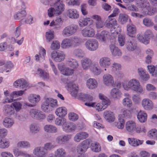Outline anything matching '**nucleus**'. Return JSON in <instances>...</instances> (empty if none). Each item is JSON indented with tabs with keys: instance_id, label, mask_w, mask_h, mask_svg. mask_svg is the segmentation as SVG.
Wrapping results in <instances>:
<instances>
[{
	"instance_id": "nucleus-40",
	"label": "nucleus",
	"mask_w": 157,
	"mask_h": 157,
	"mask_svg": "<svg viewBox=\"0 0 157 157\" xmlns=\"http://www.w3.org/2000/svg\"><path fill=\"white\" fill-rule=\"evenodd\" d=\"M82 65L84 69L88 68L92 63L90 59L87 58H84L81 61Z\"/></svg>"
},
{
	"instance_id": "nucleus-39",
	"label": "nucleus",
	"mask_w": 157,
	"mask_h": 157,
	"mask_svg": "<svg viewBox=\"0 0 157 157\" xmlns=\"http://www.w3.org/2000/svg\"><path fill=\"white\" fill-rule=\"evenodd\" d=\"M14 123V121L12 119L7 117L4 119L3 122V125L7 128L11 127Z\"/></svg>"
},
{
	"instance_id": "nucleus-19",
	"label": "nucleus",
	"mask_w": 157,
	"mask_h": 157,
	"mask_svg": "<svg viewBox=\"0 0 157 157\" xmlns=\"http://www.w3.org/2000/svg\"><path fill=\"white\" fill-rule=\"evenodd\" d=\"M88 134L84 132H80L77 133L74 137V141L77 142H79L81 140L87 138Z\"/></svg>"
},
{
	"instance_id": "nucleus-26",
	"label": "nucleus",
	"mask_w": 157,
	"mask_h": 157,
	"mask_svg": "<svg viewBox=\"0 0 157 157\" xmlns=\"http://www.w3.org/2000/svg\"><path fill=\"white\" fill-rule=\"evenodd\" d=\"M76 128L75 124L72 123H67L63 126L64 131L67 132H70L75 130Z\"/></svg>"
},
{
	"instance_id": "nucleus-37",
	"label": "nucleus",
	"mask_w": 157,
	"mask_h": 157,
	"mask_svg": "<svg viewBox=\"0 0 157 157\" xmlns=\"http://www.w3.org/2000/svg\"><path fill=\"white\" fill-rule=\"evenodd\" d=\"M137 116L138 119L141 123L145 122L147 120V115L144 111H140Z\"/></svg>"
},
{
	"instance_id": "nucleus-47",
	"label": "nucleus",
	"mask_w": 157,
	"mask_h": 157,
	"mask_svg": "<svg viewBox=\"0 0 157 157\" xmlns=\"http://www.w3.org/2000/svg\"><path fill=\"white\" fill-rule=\"evenodd\" d=\"M133 40H130L126 44V48L128 51H132L136 48V46L134 43Z\"/></svg>"
},
{
	"instance_id": "nucleus-57",
	"label": "nucleus",
	"mask_w": 157,
	"mask_h": 157,
	"mask_svg": "<svg viewBox=\"0 0 157 157\" xmlns=\"http://www.w3.org/2000/svg\"><path fill=\"white\" fill-rule=\"evenodd\" d=\"M45 37L47 42H50L54 37V32L52 31H49L46 32Z\"/></svg>"
},
{
	"instance_id": "nucleus-45",
	"label": "nucleus",
	"mask_w": 157,
	"mask_h": 157,
	"mask_svg": "<svg viewBox=\"0 0 157 157\" xmlns=\"http://www.w3.org/2000/svg\"><path fill=\"white\" fill-rule=\"evenodd\" d=\"M61 46L64 49L72 47L69 38H66L64 39L62 41Z\"/></svg>"
},
{
	"instance_id": "nucleus-21",
	"label": "nucleus",
	"mask_w": 157,
	"mask_h": 157,
	"mask_svg": "<svg viewBox=\"0 0 157 157\" xmlns=\"http://www.w3.org/2000/svg\"><path fill=\"white\" fill-rule=\"evenodd\" d=\"M13 106L15 108L17 111H18L22 109V106L26 105L29 107H33L32 104L28 105L27 103H25L23 102L15 101L12 103Z\"/></svg>"
},
{
	"instance_id": "nucleus-15",
	"label": "nucleus",
	"mask_w": 157,
	"mask_h": 157,
	"mask_svg": "<svg viewBox=\"0 0 157 157\" xmlns=\"http://www.w3.org/2000/svg\"><path fill=\"white\" fill-rule=\"evenodd\" d=\"M25 91L24 90H23L13 92L10 94V99L8 98H6V100L3 102V103L5 104L7 102L10 103L14 101L15 100L13 99L14 98H16L17 96H21L23 94Z\"/></svg>"
},
{
	"instance_id": "nucleus-22",
	"label": "nucleus",
	"mask_w": 157,
	"mask_h": 157,
	"mask_svg": "<svg viewBox=\"0 0 157 157\" xmlns=\"http://www.w3.org/2000/svg\"><path fill=\"white\" fill-rule=\"evenodd\" d=\"M3 112L6 116H10L14 114V110L11 105H6L3 107Z\"/></svg>"
},
{
	"instance_id": "nucleus-28",
	"label": "nucleus",
	"mask_w": 157,
	"mask_h": 157,
	"mask_svg": "<svg viewBox=\"0 0 157 157\" xmlns=\"http://www.w3.org/2000/svg\"><path fill=\"white\" fill-rule=\"evenodd\" d=\"M105 119L109 122L114 121V117L113 113L110 111H105L103 114Z\"/></svg>"
},
{
	"instance_id": "nucleus-50",
	"label": "nucleus",
	"mask_w": 157,
	"mask_h": 157,
	"mask_svg": "<svg viewBox=\"0 0 157 157\" xmlns=\"http://www.w3.org/2000/svg\"><path fill=\"white\" fill-rule=\"evenodd\" d=\"M124 119L121 118V115H119L118 117V121L117 123L116 126L117 127L121 129L124 128Z\"/></svg>"
},
{
	"instance_id": "nucleus-10",
	"label": "nucleus",
	"mask_w": 157,
	"mask_h": 157,
	"mask_svg": "<svg viewBox=\"0 0 157 157\" xmlns=\"http://www.w3.org/2000/svg\"><path fill=\"white\" fill-rule=\"evenodd\" d=\"M51 57L56 62H60L64 59L65 54L61 51H53L51 54Z\"/></svg>"
},
{
	"instance_id": "nucleus-64",
	"label": "nucleus",
	"mask_w": 157,
	"mask_h": 157,
	"mask_svg": "<svg viewBox=\"0 0 157 157\" xmlns=\"http://www.w3.org/2000/svg\"><path fill=\"white\" fill-rule=\"evenodd\" d=\"M125 41L124 35L122 34H120L118 35V41L119 45L121 46H123L124 45Z\"/></svg>"
},
{
	"instance_id": "nucleus-38",
	"label": "nucleus",
	"mask_w": 157,
	"mask_h": 157,
	"mask_svg": "<svg viewBox=\"0 0 157 157\" xmlns=\"http://www.w3.org/2000/svg\"><path fill=\"white\" fill-rule=\"evenodd\" d=\"M26 13L25 10H23L21 11H18L14 15V19L16 20H23L26 16Z\"/></svg>"
},
{
	"instance_id": "nucleus-60",
	"label": "nucleus",
	"mask_w": 157,
	"mask_h": 157,
	"mask_svg": "<svg viewBox=\"0 0 157 157\" xmlns=\"http://www.w3.org/2000/svg\"><path fill=\"white\" fill-rule=\"evenodd\" d=\"M122 103L124 106L128 108L130 107L132 105V101L128 98H125L123 99Z\"/></svg>"
},
{
	"instance_id": "nucleus-30",
	"label": "nucleus",
	"mask_w": 157,
	"mask_h": 157,
	"mask_svg": "<svg viewBox=\"0 0 157 157\" xmlns=\"http://www.w3.org/2000/svg\"><path fill=\"white\" fill-rule=\"evenodd\" d=\"M127 29L128 35L129 36L133 37V36H131V35L134 34L136 33V28L135 25L132 24H128L127 25Z\"/></svg>"
},
{
	"instance_id": "nucleus-31",
	"label": "nucleus",
	"mask_w": 157,
	"mask_h": 157,
	"mask_svg": "<svg viewBox=\"0 0 157 157\" xmlns=\"http://www.w3.org/2000/svg\"><path fill=\"white\" fill-rule=\"evenodd\" d=\"M44 131L47 132L56 133L57 132V128L52 125L46 124L44 127Z\"/></svg>"
},
{
	"instance_id": "nucleus-43",
	"label": "nucleus",
	"mask_w": 157,
	"mask_h": 157,
	"mask_svg": "<svg viewBox=\"0 0 157 157\" xmlns=\"http://www.w3.org/2000/svg\"><path fill=\"white\" fill-rule=\"evenodd\" d=\"M67 64L70 67L74 68H77L78 67V63L77 61L73 59H69L67 61Z\"/></svg>"
},
{
	"instance_id": "nucleus-49",
	"label": "nucleus",
	"mask_w": 157,
	"mask_h": 157,
	"mask_svg": "<svg viewBox=\"0 0 157 157\" xmlns=\"http://www.w3.org/2000/svg\"><path fill=\"white\" fill-rule=\"evenodd\" d=\"M66 120L64 118L59 117L56 118L55 121V124L58 126L63 125V126L66 123Z\"/></svg>"
},
{
	"instance_id": "nucleus-6",
	"label": "nucleus",
	"mask_w": 157,
	"mask_h": 157,
	"mask_svg": "<svg viewBox=\"0 0 157 157\" xmlns=\"http://www.w3.org/2000/svg\"><path fill=\"white\" fill-rule=\"evenodd\" d=\"M105 26L108 28L110 29L112 28L115 29V31L117 34L118 31L120 32L121 30V28L118 25L116 20L111 16H109L108 18L106 20L105 22Z\"/></svg>"
},
{
	"instance_id": "nucleus-2",
	"label": "nucleus",
	"mask_w": 157,
	"mask_h": 157,
	"mask_svg": "<svg viewBox=\"0 0 157 157\" xmlns=\"http://www.w3.org/2000/svg\"><path fill=\"white\" fill-rule=\"evenodd\" d=\"M52 6L48 10V15L50 17H52L54 14L59 15L64 10V5L60 0H57L52 2L51 4Z\"/></svg>"
},
{
	"instance_id": "nucleus-1",
	"label": "nucleus",
	"mask_w": 157,
	"mask_h": 157,
	"mask_svg": "<svg viewBox=\"0 0 157 157\" xmlns=\"http://www.w3.org/2000/svg\"><path fill=\"white\" fill-rule=\"evenodd\" d=\"M99 98L102 100V103H97L96 102H91L93 100L92 96L89 94H84L81 96L82 100L87 102L85 105L89 107H92L95 108L98 111H101L105 109L107 106L110 104L109 99L101 94H99Z\"/></svg>"
},
{
	"instance_id": "nucleus-11",
	"label": "nucleus",
	"mask_w": 157,
	"mask_h": 157,
	"mask_svg": "<svg viewBox=\"0 0 157 157\" xmlns=\"http://www.w3.org/2000/svg\"><path fill=\"white\" fill-rule=\"evenodd\" d=\"M81 33L84 37H92L94 36L95 31L93 28L88 26L83 29Z\"/></svg>"
},
{
	"instance_id": "nucleus-46",
	"label": "nucleus",
	"mask_w": 157,
	"mask_h": 157,
	"mask_svg": "<svg viewBox=\"0 0 157 157\" xmlns=\"http://www.w3.org/2000/svg\"><path fill=\"white\" fill-rule=\"evenodd\" d=\"M29 128L30 132L33 133H37L39 131L40 129L39 125L35 123L31 124Z\"/></svg>"
},
{
	"instance_id": "nucleus-17",
	"label": "nucleus",
	"mask_w": 157,
	"mask_h": 157,
	"mask_svg": "<svg viewBox=\"0 0 157 157\" xmlns=\"http://www.w3.org/2000/svg\"><path fill=\"white\" fill-rule=\"evenodd\" d=\"M63 21L60 18H57L55 20L52 21L50 24V26L53 27L56 30L60 29L62 24Z\"/></svg>"
},
{
	"instance_id": "nucleus-25",
	"label": "nucleus",
	"mask_w": 157,
	"mask_h": 157,
	"mask_svg": "<svg viewBox=\"0 0 157 157\" xmlns=\"http://www.w3.org/2000/svg\"><path fill=\"white\" fill-rule=\"evenodd\" d=\"M72 47L78 46L81 44V39L77 36H74L69 38Z\"/></svg>"
},
{
	"instance_id": "nucleus-20",
	"label": "nucleus",
	"mask_w": 157,
	"mask_h": 157,
	"mask_svg": "<svg viewBox=\"0 0 157 157\" xmlns=\"http://www.w3.org/2000/svg\"><path fill=\"white\" fill-rule=\"evenodd\" d=\"M137 6L142 9H145L147 11L149 9L150 5V3L147 0H138L137 3Z\"/></svg>"
},
{
	"instance_id": "nucleus-27",
	"label": "nucleus",
	"mask_w": 157,
	"mask_h": 157,
	"mask_svg": "<svg viewBox=\"0 0 157 157\" xmlns=\"http://www.w3.org/2000/svg\"><path fill=\"white\" fill-rule=\"evenodd\" d=\"M99 64L101 67H107L111 64L110 59L107 57H102L100 59Z\"/></svg>"
},
{
	"instance_id": "nucleus-48",
	"label": "nucleus",
	"mask_w": 157,
	"mask_h": 157,
	"mask_svg": "<svg viewBox=\"0 0 157 157\" xmlns=\"http://www.w3.org/2000/svg\"><path fill=\"white\" fill-rule=\"evenodd\" d=\"M128 16L124 13H120L119 17V21L122 24L125 23L128 20Z\"/></svg>"
},
{
	"instance_id": "nucleus-63",
	"label": "nucleus",
	"mask_w": 157,
	"mask_h": 157,
	"mask_svg": "<svg viewBox=\"0 0 157 157\" xmlns=\"http://www.w3.org/2000/svg\"><path fill=\"white\" fill-rule=\"evenodd\" d=\"M143 23L144 25L147 27H150L153 25L154 23L151 20L148 18H145L143 20Z\"/></svg>"
},
{
	"instance_id": "nucleus-23",
	"label": "nucleus",
	"mask_w": 157,
	"mask_h": 157,
	"mask_svg": "<svg viewBox=\"0 0 157 157\" xmlns=\"http://www.w3.org/2000/svg\"><path fill=\"white\" fill-rule=\"evenodd\" d=\"M67 16L70 18L76 19L78 18L79 15L77 10L75 9H70L67 12Z\"/></svg>"
},
{
	"instance_id": "nucleus-8",
	"label": "nucleus",
	"mask_w": 157,
	"mask_h": 157,
	"mask_svg": "<svg viewBox=\"0 0 157 157\" xmlns=\"http://www.w3.org/2000/svg\"><path fill=\"white\" fill-rule=\"evenodd\" d=\"M13 86L17 88H20L25 90L29 88V84L23 78L17 80L13 83Z\"/></svg>"
},
{
	"instance_id": "nucleus-29",
	"label": "nucleus",
	"mask_w": 157,
	"mask_h": 157,
	"mask_svg": "<svg viewBox=\"0 0 157 157\" xmlns=\"http://www.w3.org/2000/svg\"><path fill=\"white\" fill-rule=\"evenodd\" d=\"M109 48L113 56H120L121 55V52L120 50L114 44L110 45Z\"/></svg>"
},
{
	"instance_id": "nucleus-13",
	"label": "nucleus",
	"mask_w": 157,
	"mask_h": 157,
	"mask_svg": "<svg viewBox=\"0 0 157 157\" xmlns=\"http://www.w3.org/2000/svg\"><path fill=\"white\" fill-rule=\"evenodd\" d=\"M71 138L70 135H62L58 136L56 139V143L59 145L65 144Z\"/></svg>"
},
{
	"instance_id": "nucleus-41",
	"label": "nucleus",
	"mask_w": 157,
	"mask_h": 157,
	"mask_svg": "<svg viewBox=\"0 0 157 157\" xmlns=\"http://www.w3.org/2000/svg\"><path fill=\"white\" fill-rule=\"evenodd\" d=\"M40 100L39 95L35 94H31L29 97V100L32 103L35 104L38 102Z\"/></svg>"
},
{
	"instance_id": "nucleus-3",
	"label": "nucleus",
	"mask_w": 157,
	"mask_h": 157,
	"mask_svg": "<svg viewBox=\"0 0 157 157\" xmlns=\"http://www.w3.org/2000/svg\"><path fill=\"white\" fill-rule=\"evenodd\" d=\"M58 106L56 100L50 98H46L41 105L42 110L45 113H49Z\"/></svg>"
},
{
	"instance_id": "nucleus-62",
	"label": "nucleus",
	"mask_w": 157,
	"mask_h": 157,
	"mask_svg": "<svg viewBox=\"0 0 157 157\" xmlns=\"http://www.w3.org/2000/svg\"><path fill=\"white\" fill-rule=\"evenodd\" d=\"M137 37L140 41L145 44H147L149 42V40L148 39H147L145 37L144 38L143 36L142 35L140 34H138L137 35Z\"/></svg>"
},
{
	"instance_id": "nucleus-14",
	"label": "nucleus",
	"mask_w": 157,
	"mask_h": 157,
	"mask_svg": "<svg viewBox=\"0 0 157 157\" xmlns=\"http://www.w3.org/2000/svg\"><path fill=\"white\" fill-rule=\"evenodd\" d=\"M141 104L144 109L147 110H151L154 107L153 102L148 98H144L142 100Z\"/></svg>"
},
{
	"instance_id": "nucleus-44",
	"label": "nucleus",
	"mask_w": 157,
	"mask_h": 157,
	"mask_svg": "<svg viewBox=\"0 0 157 157\" xmlns=\"http://www.w3.org/2000/svg\"><path fill=\"white\" fill-rule=\"evenodd\" d=\"M91 21L90 18H81L79 19L78 21L79 25L80 27H83L87 26L89 22Z\"/></svg>"
},
{
	"instance_id": "nucleus-18",
	"label": "nucleus",
	"mask_w": 157,
	"mask_h": 157,
	"mask_svg": "<svg viewBox=\"0 0 157 157\" xmlns=\"http://www.w3.org/2000/svg\"><path fill=\"white\" fill-rule=\"evenodd\" d=\"M110 96L112 98L117 100L121 98L122 93L118 89L114 88L111 90Z\"/></svg>"
},
{
	"instance_id": "nucleus-33",
	"label": "nucleus",
	"mask_w": 157,
	"mask_h": 157,
	"mask_svg": "<svg viewBox=\"0 0 157 157\" xmlns=\"http://www.w3.org/2000/svg\"><path fill=\"white\" fill-rule=\"evenodd\" d=\"M56 114L59 117H63L67 114V110L65 107H60L56 109Z\"/></svg>"
},
{
	"instance_id": "nucleus-5",
	"label": "nucleus",
	"mask_w": 157,
	"mask_h": 157,
	"mask_svg": "<svg viewBox=\"0 0 157 157\" xmlns=\"http://www.w3.org/2000/svg\"><path fill=\"white\" fill-rule=\"evenodd\" d=\"M78 26L75 24L68 25L63 29L62 34L65 37H69L74 34L77 31Z\"/></svg>"
},
{
	"instance_id": "nucleus-24",
	"label": "nucleus",
	"mask_w": 157,
	"mask_h": 157,
	"mask_svg": "<svg viewBox=\"0 0 157 157\" xmlns=\"http://www.w3.org/2000/svg\"><path fill=\"white\" fill-rule=\"evenodd\" d=\"M96 38L99 40L101 42H105L109 36V33L108 31H102L100 34L98 33L96 34Z\"/></svg>"
},
{
	"instance_id": "nucleus-7",
	"label": "nucleus",
	"mask_w": 157,
	"mask_h": 157,
	"mask_svg": "<svg viewBox=\"0 0 157 157\" xmlns=\"http://www.w3.org/2000/svg\"><path fill=\"white\" fill-rule=\"evenodd\" d=\"M85 46L86 48L89 51H94L98 48V43L95 39H90L86 41Z\"/></svg>"
},
{
	"instance_id": "nucleus-4",
	"label": "nucleus",
	"mask_w": 157,
	"mask_h": 157,
	"mask_svg": "<svg viewBox=\"0 0 157 157\" xmlns=\"http://www.w3.org/2000/svg\"><path fill=\"white\" fill-rule=\"evenodd\" d=\"M123 86L125 90H128L129 89L137 92L141 93L143 91V89L140 86L139 82L135 79L130 80L128 85H124Z\"/></svg>"
},
{
	"instance_id": "nucleus-59",
	"label": "nucleus",
	"mask_w": 157,
	"mask_h": 157,
	"mask_svg": "<svg viewBox=\"0 0 157 157\" xmlns=\"http://www.w3.org/2000/svg\"><path fill=\"white\" fill-rule=\"evenodd\" d=\"M74 72L73 69L70 68L69 67H66L64 68V71H63L62 74L66 76H69L72 75Z\"/></svg>"
},
{
	"instance_id": "nucleus-32",
	"label": "nucleus",
	"mask_w": 157,
	"mask_h": 157,
	"mask_svg": "<svg viewBox=\"0 0 157 157\" xmlns=\"http://www.w3.org/2000/svg\"><path fill=\"white\" fill-rule=\"evenodd\" d=\"M138 72L141 78L144 80L147 81L149 78L148 74L142 68H139L138 69Z\"/></svg>"
},
{
	"instance_id": "nucleus-56",
	"label": "nucleus",
	"mask_w": 157,
	"mask_h": 157,
	"mask_svg": "<svg viewBox=\"0 0 157 157\" xmlns=\"http://www.w3.org/2000/svg\"><path fill=\"white\" fill-rule=\"evenodd\" d=\"M86 149L81 144H79L78 145L76 148L77 152L81 155H83L87 151Z\"/></svg>"
},
{
	"instance_id": "nucleus-34",
	"label": "nucleus",
	"mask_w": 157,
	"mask_h": 157,
	"mask_svg": "<svg viewBox=\"0 0 157 157\" xmlns=\"http://www.w3.org/2000/svg\"><path fill=\"white\" fill-rule=\"evenodd\" d=\"M86 85L89 88L94 89L96 88L98 86V83L94 78H90L86 82Z\"/></svg>"
},
{
	"instance_id": "nucleus-54",
	"label": "nucleus",
	"mask_w": 157,
	"mask_h": 157,
	"mask_svg": "<svg viewBox=\"0 0 157 157\" xmlns=\"http://www.w3.org/2000/svg\"><path fill=\"white\" fill-rule=\"evenodd\" d=\"M148 136L151 139L157 140V130L152 129L149 131L147 133Z\"/></svg>"
},
{
	"instance_id": "nucleus-53",
	"label": "nucleus",
	"mask_w": 157,
	"mask_h": 157,
	"mask_svg": "<svg viewBox=\"0 0 157 157\" xmlns=\"http://www.w3.org/2000/svg\"><path fill=\"white\" fill-rule=\"evenodd\" d=\"M146 53L147 55L146 57V62L147 64H149L151 62V57L153 55V51L148 49L146 51Z\"/></svg>"
},
{
	"instance_id": "nucleus-51",
	"label": "nucleus",
	"mask_w": 157,
	"mask_h": 157,
	"mask_svg": "<svg viewBox=\"0 0 157 157\" xmlns=\"http://www.w3.org/2000/svg\"><path fill=\"white\" fill-rule=\"evenodd\" d=\"M10 143L7 140L0 138V148L5 149L9 146Z\"/></svg>"
},
{
	"instance_id": "nucleus-55",
	"label": "nucleus",
	"mask_w": 157,
	"mask_h": 157,
	"mask_svg": "<svg viewBox=\"0 0 157 157\" xmlns=\"http://www.w3.org/2000/svg\"><path fill=\"white\" fill-rule=\"evenodd\" d=\"M91 150L95 152H98L101 150V147L99 144L97 142L92 143L91 145Z\"/></svg>"
},
{
	"instance_id": "nucleus-35",
	"label": "nucleus",
	"mask_w": 157,
	"mask_h": 157,
	"mask_svg": "<svg viewBox=\"0 0 157 157\" xmlns=\"http://www.w3.org/2000/svg\"><path fill=\"white\" fill-rule=\"evenodd\" d=\"M66 155V151L62 147L58 148L54 152V157H65Z\"/></svg>"
},
{
	"instance_id": "nucleus-16",
	"label": "nucleus",
	"mask_w": 157,
	"mask_h": 157,
	"mask_svg": "<svg viewBox=\"0 0 157 157\" xmlns=\"http://www.w3.org/2000/svg\"><path fill=\"white\" fill-rule=\"evenodd\" d=\"M103 80L104 84L106 86H113L114 82L112 76L109 74H106L104 75Z\"/></svg>"
},
{
	"instance_id": "nucleus-36",
	"label": "nucleus",
	"mask_w": 157,
	"mask_h": 157,
	"mask_svg": "<svg viewBox=\"0 0 157 157\" xmlns=\"http://www.w3.org/2000/svg\"><path fill=\"white\" fill-rule=\"evenodd\" d=\"M119 115H121V118H129L132 116V113L130 110L125 108H123L121 110V114Z\"/></svg>"
},
{
	"instance_id": "nucleus-12",
	"label": "nucleus",
	"mask_w": 157,
	"mask_h": 157,
	"mask_svg": "<svg viewBox=\"0 0 157 157\" xmlns=\"http://www.w3.org/2000/svg\"><path fill=\"white\" fill-rule=\"evenodd\" d=\"M34 154L37 157H45L47 154V151L43 147H35L33 151Z\"/></svg>"
},
{
	"instance_id": "nucleus-9",
	"label": "nucleus",
	"mask_w": 157,
	"mask_h": 157,
	"mask_svg": "<svg viewBox=\"0 0 157 157\" xmlns=\"http://www.w3.org/2000/svg\"><path fill=\"white\" fill-rule=\"evenodd\" d=\"M136 126L135 122L132 121H127L125 125L126 130L129 133H133L135 132L140 133V131L136 129Z\"/></svg>"
},
{
	"instance_id": "nucleus-42",
	"label": "nucleus",
	"mask_w": 157,
	"mask_h": 157,
	"mask_svg": "<svg viewBox=\"0 0 157 157\" xmlns=\"http://www.w3.org/2000/svg\"><path fill=\"white\" fill-rule=\"evenodd\" d=\"M73 55L77 57L81 58L84 55V53L82 50L79 48L75 49L73 52Z\"/></svg>"
},
{
	"instance_id": "nucleus-52",
	"label": "nucleus",
	"mask_w": 157,
	"mask_h": 157,
	"mask_svg": "<svg viewBox=\"0 0 157 157\" xmlns=\"http://www.w3.org/2000/svg\"><path fill=\"white\" fill-rule=\"evenodd\" d=\"M147 69L150 73L153 74V75L157 78V65L155 67L153 65H148Z\"/></svg>"
},
{
	"instance_id": "nucleus-61",
	"label": "nucleus",
	"mask_w": 157,
	"mask_h": 157,
	"mask_svg": "<svg viewBox=\"0 0 157 157\" xmlns=\"http://www.w3.org/2000/svg\"><path fill=\"white\" fill-rule=\"evenodd\" d=\"M37 74H39L41 77L44 79H47L48 78V74L46 72H44L40 69H38L37 70Z\"/></svg>"
},
{
	"instance_id": "nucleus-58",
	"label": "nucleus",
	"mask_w": 157,
	"mask_h": 157,
	"mask_svg": "<svg viewBox=\"0 0 157 157\" xmlns=\"http://www.w3.org/2000/svg\"><path fill=\"white\" fill-rule=\"evenodd\" d=\"M18 147L21 148H28L30 147V145L29 143L25 141H22L19 142L17 144Z\"/></svg>"
}]
</instances>
